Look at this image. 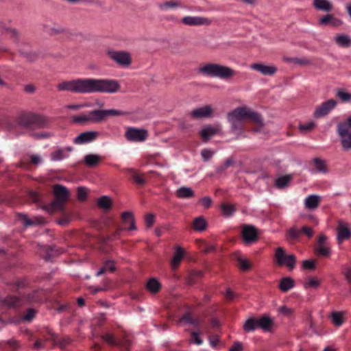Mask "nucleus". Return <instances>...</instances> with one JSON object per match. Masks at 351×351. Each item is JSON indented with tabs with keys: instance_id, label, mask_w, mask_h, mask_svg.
<instances>
[{
	"instance_id": "f257e3e1",
	"label": "nucleus",
	"mask_w": 351,
	"mask_h": 351,
	"mask_svg": "<svg viewBox=\"0 0 351 351\" xmlns=\"http://www.w3.org/2000/svg\"><path fill=\"white\" fill-rule=\"evenodd\" d=\"M56 87L60 91H69L80 94L114 93L119 90L120 84L114 80L78 78L63 81L59 83Z\"/></svg>"
},
{
	"instance_id": "f03ea898",
	"label": "nucleus",
	"mask_w": 351,
	"mask_h": 351,
	"mask_svg": "<svg viewBox=\"0 0 351 351\" xmlns=\"http://www.w3.org/2000/svg\"><path fill=\"white\" fill-rule=\"evenodd\" d=\"M247 119L254 124L253 130L255 132L260 131L263 125L261 116L246 107L237 108L228 114V120L231 125V130L237 135L242 134L244 130V122Z\"/></svg>"
},
{
	"instance_id": "7ed1b4c3",
	"label": "nucleus",
	"mask_w": 351,
	"mask_h": 351,
	"mask_svg": "<svg viewBox=\"0 0 351 351\" xmlns=\"http://www.w3.org/2000/svg\"><path fill=\"white\" fill-rule=\"evenodd\" d=\"M2 126L9 131L16 132L21 128H43L47 125V119L38 114L21 112L14 119L5 118L2 120Z\"/></svg>"
},
{
	"instance_id": "20e7f679",
	"label": "nucleus",
	"mask_w": 351,
	"mask_h": 351,
	"mask_svg": "<svg viewBox=\"0 0 351 351\" xmlns=\"http://www.w3.org/2000/svg\"><path fill=\"white\" fill-rule=\"evenodd\" d=\"M19 294V296L0 297V304L6 308H16L34 302H40L44 298L43 290H34L29 293Z\"/></svg>"
},
{
	"instance_id": "39448f33",
	"label": "nucleus",
	"mask_w": 351,
	"mask_h": 351,
	"mask_svg": "<svg viewBox=\"0 0 351 351\" xmlns=\"http://www.w3.org/2000/svg\"><path fill=\"white\" fill-rule=\"evenodd\" d=\"M199 73L210 77L228 80L235 75V71L230 67L215 63H208L199 69Z\"/></svg>"
},
{
	"instance_id": "423d86ee",
	"label": "nucleus",
	"mask_w": 351,
	"mask_h": 351,
	"mask_svg": "<svg viewBox=\"0 0 351 351\" xmlns=\"http://www.w3.org/2000/svg\"><path fill=\"white\" fill-rule=\"evenodd\" d=\"M90 123H97L106 120L108 117L119 116L123 114L121 111L117 110H95L88 112Z\"/></svg>"
},
{
	"instance_id": "0eeeda50",
	"label": "nucleus",
	"mask_w": 351,
	"mask_h": 351,
	"mask_svg": "<svg viewBox=\"0 0 351 351\" xmlns=\"http://www.w3.org/2000/svg\"><path fill=\"white\" fill-rule=\"evenodd\" d=\"M275 260L279 266H287L289 269H292L295 267L296 263V257L293 254H286L282 247H278L275 252Z\"/></svg>"
},
{
	"instance_id": "6e6552de",
	"label": "nucleus",
	"mask_w": 351,
	"mask_h": 351,
	"mask_svg": "<svg viewBox=\"0 0 351 351\" xmlns=\"http://www.w3.org/2000/svg\"><path fill=\"white\" fill-rule=\"evenodd\" d=\"M53 193L55 200L52 202L53 208L54 209H62L69 197L67 189L62 185L56 184L53 187Z\"/></svg>"
},
{
	"instance_id": "1a4fd4ad",
	"label": "nucleus",
	"mask_w": 351,
	"mask_h": 351,
	"mask_svg": "<svg viewBox=\"0 0 351 351\" xmlns=\"http://www.w3.org/2000/svg\"><path fill=\"white\" fill-rule=\"evenodd\" d=\"M107 55L113 61L121 66H127L131 64V56L128 52L109 49L107 51Z\"/></svg>"
},
{
	"instance_id": "9d476101",
	"label": "nucleus",
	"mask_w": 351,
	"mask_h": 351,
	"mask_svg": "<svg viewBox=\"0 0 351 351\" xmlns=\"http://www.w3.org/2000/svg\"><path fill=\"white\" fill-rule=\"evenodd\" d=\"M242 237L246 245L255 243L258 239L257 229L252 225H243L242 227Z\"/></svg>"
},
{
	"instance_id": "9b49d317",
	"label": "nucleus",
	"mask_w": 351,
	"mask_h": 351,
	"mask_svg": "<svg viewBox=\"0 0 351 351\" xmlns=\"http://www.w3.org/2000/svg\"><path fill=\"white\" fill-rule=\"evenodd\" d=\"M336 100L330 99L318 106L314 112V117L320 118L327 115L337 106Z\"/></svg>"
},
{
	"instance_id": "f8f14e48",
	"label": "nucleus",
	"mask_w": 351,
	"mask_h": 351,
	"mask_svg": "<svg viewBox=\"0 0 351 351\" xmlns=\"http://www.w3.org/2000/svg\"><path fill=\"white\" fill-rule=\"evenodd\" d=\"M102 338L110 345L119 346L122 351H128L131 346V341L128 338L117 341L112 335L108 333L103 335Z\"/></svg>"
},
{
	"instance_id": "ddd939ff",
	"label": "nucleus",
	"mask_w": 351,
	"mask_h": 351,
	"mask_svg": "<svg viewBox=\"0 0 351 351\" xmlns=\"http://www.w3.org/2000/svg\"><path fill=\"white\" fill-rule=\"evenodd\" d=\"M121 221L122 223L125 225L130 223V226L126 228L128 230H134L136 229V226L135 224V221L134 218L133 213L130 211L123 212L121 214ZM125 228L121 227H116V230L114 232V236L118 237L121 232L123 231Z\"/></svg>"
},
{
	"instance_id": "4468645a",
	"label": "nucleus",
	"mask_w": 351,
	"mask_h": 351,
	"mask_svg": "<svg viewBox=\"0 0 351 351\" xmlns=\"http://www.w3.org/2000/svg\"><path fill=\"white\" fill-rule=\"evenodd\" d=\"M125 136L130 141H144L147 137V132L145 130L130 128L125 133Z\"/></svg>"
},
{
	"instance_id": "2eb2a0df",
	"label": "nucleus",
	"mask_w": 351,
	"mask_h": 351,
	"mask_svg": "<svg viewBox=\"0 0 351 351\" xmlns=\"http://www.w3.org/2000/svg\"><path fill=\"white\" fill-rule=\"evenodd\" d=\"M182 22L186 25L189 26H199V25H209L211 23V20L208 18L202 16H184L182 19Z\"/></svg>"
},
{
	"instance_id": "dca6fc26",
	"label": "nucleus",
	"mask_w": 351,
	"mask_h": 351,
	"mask_svg": "<svg viewBox=\"0 0 351 351\" xmlns=\"http://www.w3.org/2000/svg\"><path fill=\"white\" fill-rule=\"evenodd\" d=\"M337 134L341 138V143L345 150L351 149V130L337 126Z\"/></svg>"
},
{
	"instance_id": "f3484780",
	"label": "nucleus",
	"mask_w": 351,
	"mask_h": 351,
	"mask_svg": "<svg viewBox=\"0 0 351 351\" xmlns=\"http://www.w3.org/2000/svg\"><path fill=\"white\" fill-rule=\"evenodd\" d=\"M98 136V132L88 131L80 134L73 140L74 143L81 145L94 141Z\"/></svg>"
},
{
	"instance_id": "a211bd4d",
	"label": "nucleus",
	"mask_w": 351,
	"mask_h": 351,
	"mask_svg": "<svg viewBox=\"0 0 351 351\" xmlns=\"http://www.w3.org/2000/svg\"><path fill=\"white\" fill-rule=\"evenodd\" d=\"M338 243H341L343 241L349 239L351 237V231L348 225L342 221H339L337 228Z\"/></svg>"
},
{
	"instance_id": "6ab92c4d",
	"label": "nucleus",
	"mask_w": 351,
	"mask_h": 351,
	"mask_svg": "<svg viewBox=\"0 0 351 351\" xmlns=\"http://www.w3.org/2000/svg\"><path fill=\"white\" fill-rule=\"evenodd\" d=\"M213 109L210 106H204L193 110L190 115L192 118L198 119L208 117L211 115Z\"/></svg>"
},
{
	"instance_id": "aec40b11",
	"label": "nucleus",
	"mask_w": 351,
	"mask_h": 351,
	"mask_svg": "<svg viewBox=\"0 0 351 351\" xmlns=\"http://www.w3.org/2000/svg\"><path fill=\"white\" fill-rule=\"evenodd\" d=\"M73 151V147H66L64 148H58L54 152H51L50 156L51 160L58 161L65 159L69 157V153Z\"/></svg>"
},
{
	"instance_id": "412c9836",
	"label": "nucleus",
	"mask_w": 351,
	"mask_h": 351,
	"mask_svg": "<svg viewBox=\"0 0 351 351\" xmlns=\"http://www.w3.org/2000/svg\"><path fill=\"white\" fill-rule=\"evenodd\" d=\"M252 70L260 72L264 75H273L277 71L276 67L263 64L255 63L250 65Z\"/></svg>"
},
{
	"instance_id": "4be33fe9",
	"label": "nucleus",
	"mask_w": 351,
	"mask_h": 351,
	"mask_svg": "<svg viewBox=\"0 0 351 351\" xmlns=\"http://www.w3.org/2000/svg\"><path fill=\"white\" fill-rule=\"evenodd\" d=\"M322 200V197L317 195H310L307 196L304 200L305 208L308 210L316 209Z\"/></svg>"
},
{
	"instance_id": "5701e85b",
	"label": "nucleus",
	"mask_w": 351,
	"mask_h": 351,
	"mask_svg": "<svg viewBox=\"0 0 351 351\" xmlns=\"http://www.w3.org/2000/svg\"><path fill=\"white\" fill-rule=\"evenodd\" d=\"M219 130V127L208 125L201 130L200 136L204 142H207L212 136L217 134Z\"/></svg>"
},
{
	"instance_id": "b1692460",
	"label": "nucleus",
	"mask_w": 351,
	"mask_h": 351,
	"mask_svg": "<svg viewBox=\"0 0 351 351\" xmlns=\"http://www.w3.org/2000/svg\"><path fill=\"white\" fill-rule=\"evenodd\" d=\"M103 158L97 154H87L84 156V162L88 167H94L98 166L102 161Z\"/></svg>"
},
{
	"instance_id": "393cba45",
	"label": "nucleus",
	"mask_w": 351,
	"mask_h": 351,
	"mask_svg": "<svg viewBox=\"0 0 351 351\" xmlns=\"http://www.w3.org/2000/svg\"><path fill=\"white\" fill-rule=\"evenodd\" d=\"M175 195L179 199H190L195 196V193L190 187L182 186L176 190Z\"/></svg>"
},
{
	"instance_id": "a878e982",
	"label": "nucleus",
	"mask_w": 351,
	"mask_h": 351,
	"mask_svg": "<svg viewBox=\"0 0 351 351\" xmlns=\"http://www.w3.org/2000/svg\"><path fill=\"white\" fill-rule=\"evenodd\" d=\"M21 54L28 61L33 62L38 58L36 52L30 49L28 45L24 44L23 47L19 49Z\"/></svg>"
},
{
	"instance_id": "bb28decb",
	"label": "nucleus",
	"mask_w": 351,
	"mask_h": 351,
	"mask_svg": "<svg viewBox=\"0 0 351 351\" xmlns=\"http://www.w3.org/2000/svg\"><path fill=\"white\" fill-rule=\"evenodd\" d=\"M258 328L264 331H271L274 326L273 320L268 316H263L258 319Z\"/></svg>"
},
{
	"instance_id": "cd10ccee",
	"label": "nucleus",
	"mask_w": 351,
	"mask_h": 351,
	"mask_svg": "<svg viewBox=\"0 0 351 351\" xmlns=\"http://www.w3.org/2000/svg\"><path fill=\"white\" fill-rule=\"evenodd\" d=\"M313 6L316 10L324 12H330L332 10V5L328 0H314Z\"/></svg>"
},
{
	"instance_id": "c85d7f7f",
	"label": "nucleus",
	"mask_w": 351,
	"mask_h": 351,
	"mask_svg": "<svg viewBox=\"0 0 351 351\" xmlns=\"http://www.w3.org/2000/svg\"><path fill=\"white\" fill-rule=\"evenodd\" d=\"M129 173L132 176V179L138 185L143 186L146 183L147 175L141 174L134 169L128 170Z\"/></svg>"
},
{
	"instance_id": "c756f323",
	"label": "nucleus",
	"mask_w": 351,
	"mask_h": 351,
	"mask_svg": "<svg viewBox=\"0 0 351 351\" xmlns=\"http://www.w3.org/2000/svg\"><path fill=\"white\" fill-rule=\"evenodd\" d=\"M183 257V250L180 247H178L171 259V267L173 269L178 268Z\"/></svg>"
},
{
	"instance_id": "7c9ffc66",
	"label": "nucleus",
	"mask_w": 351,
	"mask_h": 351,
	"mask_svg": "<svg viewBox=\"0 0 351 351\" xmlns=\"http://www.w3.org/2000/svg\"><path fill=\"white\" fill-rule=\"evenodd\" d=\"M295 285L294 280L290 277H285L280 280L279 283V289L282 292H287Z\"/></svg>"
},
{
	"instance_id": "2f4dec72",
	"label": "nucleus",
	"mask_w": 351,
	"mask_h": 351,
	"mask_svg": "<svg viewBox=\"0 0 351 351\" xmlns=\"http://www.w3.org/2000/svg\"><path fill=\"white\" fill-rule=\"evenodd\" d=\"M343 312L332 311L330 314V319L332 324L337 327L341 326L344 323Z\"/></svg>"
},
{
	"instance_id": "473e14b6",
	"label": "nucleus",
	"mask_w": 351,
	"mask_h": 351,
	"mask_svg": "<svg viewBox=\"0 0 351 351\" xmlns=\"http://www.w3.org/2000/svg\"><path fill=\"white\" fill-rule=\"evenodd\" d=\"M146 288L150 293H156L160 290L161 285L156 278H151L147 281Z\"/></svg>"
},
{
	"instance_id": "72a5a7b5",
	"label": "nucleus",
	"mask_w": 351,
	"mask_h": 351,
	"mask_svg": "<svg viewBox=\"0 0 351 351\" xmlns=\"http://www.w3.org/2000/svg\"><path fill=\"white\" fill-rule=\"evenodd\" d=\"M206 227L207 222L202 216L195 218L193 222V228L196 231H204L206 229Z\"/></svg>"
},
{
	"instance_id": "f704fd0d",
	"label": "nucleus",
	"mask_w": 351,
	"mask_h": 351,
	"mask_svg": "<svg viewBox=\"0 0 351 351\" xmlns=\"http://www.w3.org/2000/svg\"><path fill=\"white\" fill-rule=\"evenodd\" d=\"M258 328V319L251 317L247 319L243 325V330L247 332L254 331Z\"/></svg>"
},
{
	"instance_id": "c9c22d12",
	"label": "nucleus",
	"mask_w": 351,
	"mask_h": 351,
	"mask_svg": "<svg viewBox=\"0 0 351 351\" xmlns=\"http://www.w3.org/2000/svg\"><path fill=\"white\" fill-rule=\"evenodd\" d=\"M301 234L300 230L292 228L287 231V239L291 242H294L299 241Z\"/></svg>"
},
{
	"instance_id": "e433bc0d",
	"label": "nucleus",
	"mask_w": 351,
	"mask_h": 351,
	"mask_svg": "<svg viewBox=\"0 0 351 351\" xmlns=\"http://www.w3.org/2000/svg\"><path fill=\"white\" fill-rule=\"evenodd\" d=\"M221 214L226 217L232 216L236 211V208L234 205L227 203H223L221 205Z\"/></svg>"
},
{
	"instance_id": "4c0bfd02",
	"label": "nucleus",
	"mask_w": 351,
	"mask_h": 351,
	"mask_svg": "<svg viewBox=\"0 0 351 351\" xmlns=\"http://www.w3.org/2000/svg\"><path fill=\"white\" fill-rule=\"evenodd\" d=\"M313 163L317 172L323 173H327V166L324 160L319 158H315L313 159Z\"/></svg>"
},
{
	"instance_id": "58836bf2",
	"label": "nucleus",
	"mask_w": 351,
	"mask_h": 351,
	"mask_svg": "<svg viewBox=\"0 0 351 351\" xmlns=\"http://www.w3.org/2000/svg\"><path fill=\"white\" fill-rule=\"evenodd\" d=\"M336 43L343 47H348L351 45V39L347 35H338L335 38Z\"/></svg>"
},
{
	"instance_id": "ea45409f",
	"label": "nucleus",
	"mask_w": 351,
	"mask_h": 351,
	"mask_svg": "<svg viewBox=\"0 0 351 351\" xmlns=\"http://www.w3.org/2000/svg\"><path fill=\"white\" fill-rule=\"evenodd\" d=\"M97 205L105 210H109L112 206L111 199L107 196H102L98 199Z\"/></svg>"
},
{
	"instance_id": "a19ab883",
	"label": "nucleus",
	"mask_w": 351,
	"mask_h": 351,
	"mask_svg": "<svg viewBox=\"0 0 351 351\" xmlns=\"http://www.w3.org/2000/svg\"><path fill=\"white\" fill-rule=\"evenodd\" d=\"M237 267L242 271H247L252 267L251 263L247 260L241 256L237 258Z\"/></svg>"
},
{
	"instance_id": "79ce46f5",
	"label": "nucleus",
	"mask_w": 351,
	"mask_h": 351,
	"mask_svg": "<svg viewBox=\"0 0 351 351\" xmlns=\"http://www.w3.org/2000/svg\"><path fill=\"white\" fill-rule=\"evenodd\" d=\"M203 274L202 271L194 270L189 272L188 275L187 281L190 285L195 284L198 279L202 278Z\"/></svg>"
},
{
	"instance_id": "37998d69",
	"label": "nucleus",
	"mask_w": 351,
	"mask_h": 351,
	"mask_svg": "<svg viewBox=\"0 0 351 351\" xmlns=\"http://www.w3.org/2000/svg\"><path fill=\"white\" fill-rule=\"evenodd\" d=\"M291 180L290 176H284L278 178L276 180V185L279 189H282L288 185Z\"/></svg>"
},
{
	"instance_id": "c03bdc74",
	"label": "nucleus",
	"mask_w": 351,
	"mask_h": 351,
	"mask_svg": "<svg viewBox=\"0 0 351 351\" xmlns=\"http://www.w3.org/2000/svg\"><path fill=\"white\" fill-rule=\"evenodd\" d=\"M315 252L318 256L328 257L330 255V250L325 245H318L315 249Z\"/></svg>"
},
{
	"instance_id": "a18cd8bd",
	"label": "nucleus",
	"mask_w": 351,
	"mask_h": 351,
	"mask_svg": "<svg viewBox=\"0 0 351 351\" xmlns=\"http://www.w3.org/2000/svg\"><path fill=\"white\" fill-rule=\"evenodd\" d=\"M178 6L179 4L177 2L173 1H166L159 5L160 9L162 11L174 9Z\"/></svg>"
},
{
	"instance_id": "49530a36",
	"label": "nucleus",
	"mask_w": 351,
	"mask_h": 351,
	"mask_svg": "<svg viewBox=\"0 0 351 351\" xmlns=\"http://www.w3.org/2000/svg\"><path fill=\"white\" fill-rule=\"evenodd\" d=\"M182 319L193 326H197L199 324V319L189 313L185 314Z\"/></svg>"
},
{
	"instance_id": "de8ad7c7",
	"label": "nucleus",
	"mask_w": 351,
	"mask_h": 351,
	"mask_svg": "<svg viewBox=\"0 0 351 351\" xmlns=\"http://www.w3.org/2000/svg\"><path fill=\"white\" fill-rule=\"evenodd\" d=\"M72 120L73 122L80 124H86L87 123H90L88 119V113L86 114L74 116L72 117Z\"/></svg>"
},
{
	"instance_id": "09e8293b",
	"label": "nucleus",
	"mask_w": 351,
	"mask_h": 351,
	"mask_svg": "<svg viewBox=\"0 0 351 351\" xmlns=\"http://www.w3.org/2000/svg\"><path fill=\"white\" fill-rule=\"evenodd\" d=\"M3 344L8 351H16L19 347L18 342L13 339L4 342Z\"/></svg>"
},
{
	"instance_id": "8fccbe9b",
	"label": "nucleus",
	"mask_w": 351,
	"mask_h": 351,
	"mask_svg": "<svg viewBox=\"0 0 351 351\" xmlns=\"http://www.w3.org/2000/svg\"><path fill=\"white\" fill-rule=\"evenodd\" d=\"M320 285V282L317 278H310L308 281L304 284V287L308 289V287L317 288Z\"/></svg>"
},
{
	"instance_id": "3c124183",
	"label": "nucleus",
	"mask_w": 351,
	"mask_h": 351,
	"mask_svg": "<svg viewBox=\"0 0 351 351\" xmlns=\"http://www.w3.org/2000/svg\"><path fill=\"white\" fill-rule=\"evenodd\" d=\"M190 341L197 345H202L203 343V340L199 337V333L197 332H191Z\"/></svg>"
},
{
	"instance_id": "603ef678",
	"label": "nucleus",
	"mask_w": 351,
	"mask_h": 351,
	"mask_svg": "<svg viewBox=\"0 0 351 351\" xmlns=\"http://www.w3.org/2000/svg\"><path fill=\"white\" fill-rule=\"evenodd\" d=\"M155 216L153 214H147L145 217V223L148 228H150L154 223Z\"/></svg>"
},
{
	"instance_id": "864d4df0",
	"label": "nucleus",
	"mask_w": 351,
	"mask_h": 351,
	"mask_svg": "<svg viewBox=\"0 0 351 351\" xmlns=\"http://www.w3.org/2000/svg\"><path fill=\"white\" fill-rule=\"evenodd\" d=\"M87 197V189L84 187L80 186L77 189V198L80 201H84Z\"/></svg>"
},
{
	"instance_id": "5fc2aeb1",
	"label": "nucleus",
	"mask_w": 351,
	"mask_h": 351,
	"mask_svg": "<svg viewBox=\"0 0 351 351\" xmlns=\"http://www.w3.org/2000/svg\"><path fill=\"white\" fill-rule=\"evenodd\" d=\"M337 97H339L342 101L346 102L351 99V94L346 93L343 90H339L337 94Z\"/></svg>"
},
{
	"instance_id": "6e6d98bb",
	"label": "nucleus",
	"mask_w": 351,
	"mask_h": 351,
	"mask_svg": "<svg viewBox=\"0 0 351 351\" xmlns=\"http://www.w3.org/2000/svg\"><path fill=\"white\" fill-rule=\"evenodd\" d=\"M301 234H304L308 237V238L311 239L313 237L314 232L311 227L304 226L301 229Z\"/></svg>"
},
{
	"instance_id": "4d7b16f0",
	"label": "nucleus",
	"mask_w": 351,
	"mask_h": 351,
	"mask_svg": "<svg viewBox=\"0 0 351 351\" xmlns=\"http://www.w3.org/2000/svg\"><path fill=\"white\" fill-rule=\"evenodd\" d=\"M315 128V123L313 122H308L306 123L301 124L300 125V130L303 132H308Z\"/></svg>"
},
{
	"instance_id": "13d9d810",
	"label": "nucleus",
	"mask_w": 351,
	"mask_h": 351,
	"mask_svg": "<svg viewBox=\"0 0 351 351\" xmlns=\"http://www.w3.org/2000/svg\"><path fill=\"white\" fill-rule=\"evenodd\" d=\"M43 159L40 156L37 154H32L30 156V163L34 165H38L41 164Z\"/></svg>"
},
{
	"instance_id": "bf43d9fd",
	"label": "nucleus",
	"mask_w": 351,
	"mask_h": 351,
	"mask_svg": "<svg viewBox=\"0 0 351 351\" xmlns=\"http://www.w3.org/2000/svg\"><path fill=\"white\" fill-rule=\"evenodd\" d=\"M338 127L351 130V116L348 117L344 122L338 123Z\"/></svg>"
},
{
	"instance_id": "052dcab7",
	"label": "nucleus",
	"mask_w": 351,
	"mask_h": 351,
	"mask_svg": "<svg viewBox=\"0 0 351 351\" xmlns=\"http://www.w3.org/2000/svg\"><path fill=\"white\" fill-rule=\"evenodd\" d=\"M302 266L305 269H314L315 267V263L314 261L306 260L303 262Z\"/></svg>"
},
{
	"instance_id": "680f3d73",
	"label": "nucleus",
	"mask_w": 351,
	"mask_h": 351,
	"mask_svg": "<svg viewBox=\"0 0 351 351\" xmlns=\"http://www.w3.org/2000/svg\"><path fill=\"white\" fill-rule=\"evenodd\" d=\"M213 154L212 151L206 149H203L201 152L202 157L204 161L208 160L212 157Z\"/></svg>"
},
{
	"instance_id": "e2e57ef3",
	"label": "nucleus",
	"mask_w": 351,
	"mask_h": 351,
	"mask_svg": "<svg viewBox=\"0 0 351 351\" xmlns=\"http://www.w3.org/2000/svg\"><path fill=\"white\" fill-rule=\"evenodd\" d=\"M332 14H326L319 19V23L322 25H328L330 24Z\"/></svg>"
},
{
	"instance_id": "0e129e2a",
	"label": "nucleus",
	"mask_w": 351,
	"mask_h": 351,
	"mask_svg": "<svg viewBox=\"0 0 351 351\" xmlns=\"http://www.w3.org/2000/svg\"><path fill=\"white\" fill-rule=\"evenodd\" d=\"M2 32L7 33L8 34L10 35V36L14 38L18 37V32L15 29H12L10 27H3L2 29Z\"/></svg>"
},
{
	"instance_id": "69168bd1",
	"label": "nucleus",
	"mask_w": 351,
	"mask_h": 351,
	"mask_svg": "<svg viewBox=\"0 0 351 351\" xmlns=\"http://www.w3.org/2000/svg\"><path fill=\"white\" fill-rule=\"evenodd\" d=\"M293 63L300 65H308L311 63V61L306 58H294Z\"/></svg>"
},
{
	"instance_id": "338daca9",
	"label": "nucleus",
	"mask_w": 351,
	"mask_h": 351,
	"mask_svg": "<svg viewBox=\"0 0 351 351\" xmlns=\"http://www.w3.org/2000/svg\"><path fill=\"white\" fill-rule=\"evenodd\" d=\"M36 311L33 308L28 309L27 313L23 317V319L26 321L30 322L34 317Z\"/></svg>"
},
{
	"instance_id": "774afa93",
	"label": "nucleus",
	"mask_w": 351,
	"mask_h": 351,
	"mask_svg": "<svg viewBox=\"0 0 351 351\" xmlns=\"http://www.w3.org/2000/svg\"><path fill=\"white\" fill-rule=\"evenodd\" d=\"M201 204L205 208H209L212 205V199L208 197H204L200 199Z\"/></svg>"
}]
</instances>
